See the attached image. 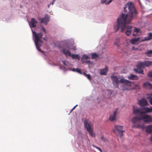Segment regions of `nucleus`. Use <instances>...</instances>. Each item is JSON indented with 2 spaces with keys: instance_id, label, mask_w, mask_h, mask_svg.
<instances>
[{
  "instance_id": "f257e3e1",
  "label": "nucleus",
  "mask_w": 152,
  "mask_h": 152,
  "mask_svg": "<svg viewBox=\"0 0 152 152\" xmlns=\"http://www.w3.org/2000/svg\"><path fill=\"white\" fill-rule=\"evenodd\" d=\"M128 9V13L125 15L122 13L121 16L117 19V22L115 23L114 28L116 32L120 28L121 31H123L126 28V31L125 32L126 34L129 36L132 31V27L131 26H126V23H129L133 19V18L136 17L137 15V12L135 9L134 4L131 2L128 3L124 7V12H127V9Z\"/></svg>"
},
{
  "instance_id": "f03ea898",
  "label": "nucleus",
  "mask_w": 152,
  "mask_h": 152,
  "mask_svg": "<svg viewBox=\"0 0 152 152\" xmlns=\"http://www.w3.org/2000/svg\"><path fill=\"white\" fill-rule=\"evenodd\" d=\"M31 30L33 35L35 37L34 42L37 49L39 51L42 53H44V51L42 50L40 48V47L42 46V42L41 39L43 35V34L42 32L37 34L35 32L33 31L32 29H31Z\"/></svg>"
},
{
  "instance_id": "7ed1b4c3",
  "label": "nucleus",
  "mask_w": 152,
  "mask_h": 152,
  "mask_svg": "<svg viewBox=\"0 0 152 152\" xmlns=\"http://www.w3.org/2000/svg\"><path fill=\"white\" fill-rule=\"evenodd\" d=\"M120 83L122 84V88L123 91L130 90L132 89L131 86L132 83L130 81L124 78L120 79Z\"/></svg>"
},
{
  "instance_id": "20e7f679",
  "label": "nucleus",
  "mask_w": 152,
  "mask_h": 152,
  "mask_svg": "<svg viewBox=\"0 0 152 152\" xmlns=\"http://www.w3.org/2000/svg\"><path fill=\"white\" fill-rule=\"evenodd\" d=\"M84 126L89 134L92 137H95V135L93 132V129L92 128V126L91 124L89 123L87 120H85L84 122Z\"/></svg>"
},
{
  "instance_id": "39448f33",
  "label": "nucleus",
  "mask_w": 152,
  "mask_h": 152,
  "mask_svg": "<svg viewBox=\"0 0 152 152\" xmlns=\"http://www.w3.org/2000/svg\"><path fill=\"white\" fill-rule=\"evenodd\" d=\"M123 126L115 125L113 129V132L116 134H118L120 137L123 136V133L124 132L123 130Z\"/></svg>"
},
{
  "instance_id": "423d86ee",
  "label": "nucleus",
  "mask_w": 152,
  "mask_h": 152,
  "mask_svg": "<svg viewBox=\"0 0 152 152\" xmlns=\"http://www.w3.org/2000/svg\"><path fill=\"white\" fill-rule=\"evenodd\" d=\"M62 51L64 53L65 55H67L69 56H71L73 59H78L80 60V57L79 55L72 54L69 51V49L66 50V48H64L62 50Z\"/></svg>"
},
{
  "instance_id": "0eeeda50",
  "label": "nucleus",
  "mask_w": 152,
  "mask_h": 152,
  "mask_svg": "<svg viewBox=\"0 0 152 152\" xmlns=\"http://www.w3.org/2000/svg\"><path fill=\"white\" fill-rule=\"evenodd\" d=\"M111 78L114 87L115 88H118V84L120 83L119 76H112Z\"/></svg>"
},
{
  "instance_id": "6e6552de",
  "label": "nucleus",
  "mask_w": 152,
  "mask_h": 152,
  "mask_svg": "<svg viewBox=\"0 0 152 152\" xmlns=\"http://www.w3.org/2000/svg\"><path fill=\"white\" fill-rule=\"evenodd\" d=\"M141 120L145 123L152 122V118L151 116L148 115L142 114L141 116Z\"/></svg>"
},
{
  "instance_id": "1a4fd4ad",
  "label": "nucleus",
  "mask_w": 152,
  "mask_h": 152,
  "mask_svg": "<svg viewBox=\"0 0 152 152\" xmlns=\"http://www.w3.org/2000/svg\"><path fill=\"white\" fill-rule=\"evenodd\" d=\"M133 113L135 115H138L141 117L142 114H144V112L141 111L140 109L133 108Z\"/></svg>"
},
{
  "instance_id": "9d476101",
  "label": "nucleus",
  "mask_w": 152,
  "mask_h": 152,
  "mask_svg": "<svg viewBox=\"0 0 152 152\" xmlns=\"http://www.w3.org/2000/svg\"><path fill=\"white\" fill-rule=\"evenodd\" d=\"M139 104L142 107L148 105V103L146 100L145 99H142L139 101Z\"/></svg>"
},
{
  "instance_id": "9b49d317",
  "label": "nucleus",
  "mask_w": 152,
  "mask_h": 152,
  "mask_svg": "<svg viewBox=\"0 0 152 152\" xmlns=\"http://www.w3.org/2000/svg\"><path fill=\"white\" fill-rule=\"evenodd\" d=\"M50 17L48 15L46 14L44 18H39L41 23H47L49 20Z\"/></svg>"
},
{
  "instance_id": "f8f14e48",
  "label": "nucleus",
  "mask_w": 152,
  "mask_h": 152,
  "mask_svg": "<svg viewBox=\"0 0 152 152\" xmlns=\"http://www.w3.org/2000/svg\"><path fill=\"white\" fill-rule=\"evenodd\" d=\"M89 60L90 58L88 56L86 55H84L82 58L81 61L83 63H88L90 62Z\"/></svg>"
},
{
  "instance_id": "ddd939ff",
  "label": "nucleus",
  "mask_w": 152,
  "mask_h": 152,
  "mask_svg": "<svg viewBox=\"0 0 152 152\" xmlns=\"http://www.w3.org/2000/svg\"><path fill=\"white\" fill-rule=\"evenodd\" d=\"M37 22L34 18H32L30 23V26L31 27H35L37 26Z\"/></svg>"
},
{
  "instance_id": "4468645a",
  "label": "nucleus",
  "mask_w": 152,
  "mask_h": 152,
  "mask_svg": "<svg viewBox=\"0 0 152 152\" xmlns=\"http://www.w3.org/2000/svg\"><path fill=\"white\" fill-rule=\"evenodd\" d=\"M140 39V37L133 38L130 40V42L132 44H138V42L139 41Z\"/></svg>"
},
{
  "instance_id": "2eb2a0df",
  "label": "nucleus",
  "mask_w": 152,
  "mask_h": 152,
  "mask_svg": "<svg viewBox=\"0 0 152 152\" xmlns=\"http://www.w3.org/2000/svg\"><path fill=\"white\" fill-rule=\"evenodd\" d=\"M141 120V117H133L132 120V121L133 123H136L139 122Z\"/></svg>"
},
{
  "instance_id": "dca6fc26",
  "label": "nucleus",
  "mask_w": 152,
  "mask_h": 152,
  "mask_svg": "<svg viewBox=\"0 0 152 152\" xmlns=\"http://www.w3.org/2000/svg\"><path fill=\"white\" fill-rule=\"evenodd\" d=\"M143 86L145 88L148 89H151L152 88V84L149 82H146L143 84Z\"/></svg>"
},
{
  "instance_id": "f3484780",
  "label": "nucleus",
  "mask_w": 152,
  "mask_h": 152,
  "mask_svg": "<svg viewBox=\"0 0 152 152\" xmlns=\"http://www.w3.org/2000/svg\"><path fill=\"white\" fill-rule=\"evenodd\" d=\"M140 28H134L133 30V33L132 34V35L134 37H135L137 35V34L140 32Z\"/></svg>"
},
{
  "instance_id": "a211bd4d",
  "label": "nucleus",
  "mask_w": 152,
  "mask_h": 152,
  "mask_svg": "<svg viewBox=\"0 0 152 152\" xmlns=\"http://www.w3.org/2000/svg\"><path fill=\"white\" fill-rule=\"evenodd\" d=\"M128 78L131 80H137L138 79L139 77L136 75L131 74L129 76H128Z\"/></svg>"
},
{
  "instance_id": "6ab92c4d",
  "label": "nucleus",
  "mask_w": 152,
  "mask_h": 152,
  "mask_svg": "<svg viewBox=\"0 0 152 152\" xmlns=\"http://www.w3.org/2000/svg\"><path fill=\"white\" fill-rule=\"evenodd\" d=\"M143 110H145L144 111H143L144 112V114L146 113H151L152 112V107H151L150 108L145 107L143 108Z\"/></svg>"
},
{
  "instance_id": "aec40b11",
  "label": "nucleus",
  "mask_w": 152,
  "mask_h": 152,
  "mask_svg": "<svg viewBox=\"0 0 152 152\" xmlns=\"http://www.w3.org/2000/svg\"><path fill=\"white\" fill-rule=\"evenodd\" d=\"M137 68H143L145 66V64L144 61V62H139L137 65Z\"/></svg>"
},
{
  "instance_id": "412c9836",
  "label": "nucleus",
  "mask_w": 152,
  "mask_h": 152,
  "mask_svg": "<svg viewBox=\"0 0 152 152\" xmlns=\"http://www.w3.org/2000/svg\"><path fill=\"white\" fill-rule=\"evenodd\" d=\"M118 109H116L114 111L113 115H111L109 118V120L111 121H113L115 120L116 117V115Z\"/></svg>"
},
{
  "instance_id": "4be33fe9",
  "label": "nucleus",
  "mask_w": 152,
  "mask_h": 152,
  "mask_svg": "<svg viewBox=\"0 0 152 152\" xmlns=\"http://www.w3.org/2000/svg\"><path fill=\"white\" fill-rule=\"evenodd\" d=\"M145 129L147 132L152 133V125L147 126L145 128Z\"/></svg>"
},
{
  "instance_id": "5701e85b",
  "label": "nucleus",
  "mask_w": 152,
  "mask_h": 152,
  "mask_svg": "<svg viewBox=\"0 0 152 152\" xmlns=\"http://www.w3.org/2000/svg\"><path fill=\"white\" fill-rule=\"evenodd\" d=\"M152 39V33H151L149 34L148 37H145L144 39L142 41H145L150 40Z\"/></svg>"
},
{
  "instance_id": "b1692460",
  "label": "nucleus",
  "mask_w": 152,
  "mask_h": 152,
  "mask_svg": "<svg viewBox=\"0 0 152 152\" xmlns=\"http://www.w3.org/2000/svg\"><path fill=\"white\" fill-rule=\"evenodd\" d=\"M145 66L147 67L152 65V61H144Z\"/></svg>"
},
{
  "instance_id": "393cba45",
  "label": "nucleus",
  "mask_w": 152,
  "mask_h": 152,
  "mask_svg": "<svg viewBox=\"0 0 152 152\" xmlns=\"http://www.w3.org/2000/svg\"><path fill=\"white\" fill-rule=\"evenodd\" d=\"M134 70L137 73L142 74H144L143 71L141 68H137V69H135Z\"/></svg>"
},
{
  "instance_id": "a878e982",
  "label": "nucleus",
  "mask_w": 152,
  "mask_h": 152,
  "mask_svg": "<svg viewBox=\"0 0 152 152\" xmlns=\"http://www.w3.org/2000/svg\"><path fill=\"white\" fill-rule=\"evenodd\" d=\"M145 54L149 57H151L152 54V50H149L145 53Z\"/></svg>"
},
{
  "instance_id": "bb28decb",
  "label": "nucleus",
  "mask_w": 152,
  "mask_h": 152,
  "mask_svg": "<svg viewBox=\"0 0 152 152\" xmlns=\"http://www.w3.org/2000/svg\"><path fill=\"white\" fill-rule=\"evenodd\" d=\"M91 55V58L93 59H95L98 57V55L96 53H92Z\"/></svg>"
},
{
  "instance_id": "cd10ccee",
  "label": "nucleus",
  "mask_w": 152,
  "mask_h": 152,
  "mask_svg": "<svg viewBox=\"0 0 152 152\" xmlns=\"http://www.w3.org/2000/svg\"><path fill=\"white\" fill-rule=\"evenodd\" d=\"M132 50H137L140 51V50H141L140 49H139V48H135L134 46H133L132 47Z\"/></svg>"
},
{
  "instance_id": "c85d7f7f",
  "label": "nucleus",
  "mask_w": 152,
  "mask_h": 152,
  "mask_svg": "<svg viewBox=\"0 0 152 152\" xmlns=\"http://www.w3.org/2000/svg\"><path fill=\"white\" fill-rule=\"evenodd\" d=\"M140 87L139 85L135 84L134 87L133 88H132V89H140Z\"/></svg>"
},
{
  "instance_id": "c756f323",
  "label": "nucleus",
  "mask_w": 152,
  "mask_h": 152,
  "mask_svg": "<svg viewBox=\"0 0 152 152\" xmlns=\"http://www.w3.org/2000/svg\"><path fill=\"white\" fill-rule=\"evenodd\" d=\"M113 0H110L108 2L106 0H105V4H110Z\"/></svg>"
},
{
  "instance_id": "7c9ffc66",
  "label": "nucleus",
  "mask_w": 152,
  "mask_h": 152,
  "mask_svg": "<svg viewBox=\"0 0 152 152\" xmlns=\"http://www.w3.org/2000/svg\"><path fill=\"white\" fill-rule=\"evenodd\" d=\"M100 74L102 75H104V69H103L100 72Z\"/></svg>"
},
{
  "instance_id": "2f4dec72",
  "label": "nucleus",
  "mask_w": 152,
  "mask_h": 152,
  "mask_svg": "<svg viewBox=\"0 0 152 152\" xmlns=\"http://www.w3.org/2000/svg\"><path fill=\"white\" fill-rule=\"evenodd\" d=\"M76 72L79 73H80V74L81 73V72L80 70V69H78V68L76 69Z\"/></svg>"
},
{
  "instance_id": "473e14b6",
  "label": "nucleus",
  "mask_w": 152,
  "mask_h": 152,
  "mask_svg": "<svg viewBox=\"0 0 152 152\" xmlns=\"http://www.w3.org/2000/svg\"><path fill=\"white\" fill-rule=\"evenodd\" d=\"M86 77L89 80L91 79V76L89 75L86 74Z\"/></svg>"
},
{
  "instance_id": "72a5a7b5",
  "label": "nucleus",
  "mask_w": 152,
  "mask_h": 152,
  "mask_svg": "<svg viewBox=\"0 0 152 152\" xmlns=\"http://www.w3.org/2000/svg\"><path fill=\"white\" fill-rule=\"evenodd\" d=\"M108 70V68L106 66H105V75H106V73L107 72Z\"/></svg>"
},
{
  "instance_id": "f704fd0d",
  "label": "nucleus",
  "mask_w": 152,
  "mask_h": 152,
  "mask_svg": "<svg viewBox=\"0 0 152 152\" xmlns=\"http://www.w3.org/2000/svg\"><path fill=\"white\" fill-rule=\"evenodd\" d=\"M148 76L149 77H152V72H149L148 74Z\"/></svg>"
},
{
  "instance_id": "c9c22d12",
  "label": "nucleus",
  "mask_w": 152,
  "mask_h": 152,
  "mask_svg": "<svg viewBox=\"0 0 152 152\" xmlns=\"http://www.w3.org/2000/svg\"><path fill=\"white\" fill-rule=\"evenodd\" d=\"M141 127H142V126L141 125H140L139 124H138L137 125L136 128H141Z\"/></svg>"
},
{
  "instance_id": "e433bc0d",
  "label": "nucleus",
  "mask_w": 152,
  "mask_h": 152,
  "mask_svg": "<svg viewBox=\"0 0 152 152\" xmlns=\"http://www.w3.org/2000/svg\"><path fill=\"white\" fill-rule=\"evenodd\" d=\"M42 29L43 31L45 32V34H46V30L45 28L42 26Z\"/></svg>"
},
{
  "instance_id": "4c0bfd02",
  "label": "nucleus",
  "mask_w": 152,
  "mask_h": 152,
  "mask_svg": "<svg viewBox=\"0 0 152 152\" xmlns=\"http://www.w3.org/2000/svg\"><path fill=\"white\" fill-rule=\"evenodd\" d=\"M149 102L152 105V97L149 100Z\"/></svg>"
},
{
  "instance_id": "58836bf2",
  "label": "nucleus",
  "mask_w": 152,
  "mask_h": 152,
  "mask_svg": "<svg viewBox=\"0 0 152 152\" xmlns=\"http://www.w3.org/2000/svg\"><path fill=\"white\" fill-rule=\"evenodd\" d=\"M56 1V0H53V1L50 3V4H51L52 5H53L55 3Z\"/></svg>"
},
{
  "instance_id": "ea45409f",
  "label": "nucleus",
  "mask_w": 152,
  "mask_h": 152,
  "mask_svg": "<svg viewBox=\"0 0 152 152\" xmlns=\"http://www.w3.org/2000/svg\"><path fill=\"white\" fill-rule=\"evenodd\" d=\"M77 106V105H75V106L72 108V109L71 110V112H71L72 111H73V110H74L75 107Z\"/></svg>"
},
{
  "instance_id": "a19ab883",
  "label": "nucleus",
  "mask_w": 152,
  "mask_h": 152,
  "mask_svg": "<svg viewBox=\"0 0 152 152\" xmlns=\"http://www.w3.org/2000/svg\"><path fill=\"white\" fill-rule=\"evenodd\" d=\"M43 39L44 40H45L46 41H47L48 38L46 37H44Z\"/></svg>"
},
{
  "instance_id": "79ce46f5",
  "label": "nucleus",
  "mask_w": 152,
  "mask_h": 152,
  "mask_svg": "<svg viewBox=\"0 0 152 152\" xmlns=\"http://www.w3.org/2000/svg\"><path fill=\"white\" fill-rule=\"evenodd\" d=\"M136 126H137V125L134 124L132 125V127L133 128H136Z\"/></svg>"
},
{
  "instance_id": "37998d69",
  "label": "nucleus",
  "mask_w": 152,
  "mask_h": 152,
  "mask_svg": "<svg viewBox=\"0 0 152 152\" xmlns=\"http://www.w3.org/2000/svg\"><path fill=\"white\" fill-rule=\"evenodd\" d=\"M114 44V45H116L117 47H118L119 46L118 44L116 42H115Z\"/></svg>"
},
{
  "instance_id": "c03bdc74",
  "label": "nucleus",
  "mask_w": 152,
  "mask_h": 152,
  "mask_svg": "<svg viewBox=\"0 0 152 152\" xmlns=\"http://www.w3.org/2000/svg\"><path fill=\"white\" fill-rule=\"evenodd\" d=\"M101 2L102 4H104V0H102Z\"/></svg>"
},
{
  "instance_id": "a18cd8bd",
  "label": "nucleus",
  "mask_w": 152,
  "mask_h": 152,
  "mask_svg": "<svg viewBox=\"0 0 152 152\" xmlns=\"http://www.w3.org/2000/svg\"><path fill=\"white\" fill-rule=\"evenodd\" d=\"M150 139L151 141L152 142V135L151 137L150 138Z\"/></svg>"
},
{
  "instance_id": "49530a36",
  "label": "nucleus",
  "mask_w": 152,
  "mask_h": 152,
  "mask_svg": "<svg viewBox=\"0 0 152 152\" xmlns=\"http://www.w3.org/2000/svg\"><path fill=\"white\" fill-rule=\"evenodd\" d=\"M72 70L73 71H76V69H72Z\"/></svg>"
},
{
  "instance_id": "de8ad7c7",
  "label": "nucleus",
  "mask_w": 152,
  "mask_h": 152,
  "mask_svg": "<svg viewBox=\"0 0 152 152\" xmlns=\"http://www.w3.org/2000/svg\"><path fill=\"white\" fill-rule=\"evenodd\" d=\"M118 52H120V53H123V51H120L119 49L118 50Z\"/></svg>"
},
{
  "instance_id": "09e8293b",
  "label": "nucleus",
  "mask_w": 152,
  "mask_h": 152,
  "mask_svg": "<svg viewBox=\"0 0 152 152\" xmlns=\"http://www.w3.org/2000/svg\"><path fill=\"white\" fill-rule=\"evenodd\" d=\"M50 4H49L48 5V8H49L50 6Z\"/></svg>"
},
{
  "instance_id": "8fccbe9b",
  "label": "nucleus",
  "mask_w": 152,
  "mask_h": 152,
  "mask_svg": "<svg viewBox=\"0 0 152 152\" xmlns=\"http://www.w3.org/2000/svg\"><path fill=\"white\" fill-rule=\"evenodd\" d=\"M98 148L100 151H101V149L99 148Z\"/></svg>"
},
{
  "instance_id": "3c124183",
  "label": "nucleus",
  "mask_w": 152,
  "mask_h": 152,
  "mask_svg": "<svg viewBox=\"0 0 152 152\" xmlns=\"http://www.w3.org/2000/svg\"><path fill=\"white\" fill-rule=\"evenodd\" d=\"M63 63H64V64L65 65V64H66L64 62H63Z\"/></svg>"
},
{
  "instance_id": "603ef678",
  "label": "nucleus",
  "mask_w": 152,
  "mask_h": 152,
  "mask_svg": "<svg viewBox=\"0 0 152 152\" xmlns=\"http://www.w3.org/2000/svg\"><path fill=\"white\" fill-rule=\"evenodd\" d=\"M105 142H106V140H105Z\"/></svg>"
}]
</instances>
